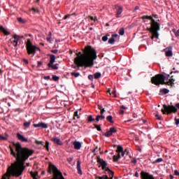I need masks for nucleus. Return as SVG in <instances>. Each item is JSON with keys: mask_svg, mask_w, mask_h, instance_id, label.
Here are the masks:
<instances>
[{"mask_svg": "<svg viewBox=\"0 0 179 179\" xmlns=\"http://www.w3.org/2000/svg\"><path fill=\"white\" fill-rule=\"evenodd\" d=\"M11 143L15 152L10 145L8 148L11 156H13L16 161L11 164V166L8 168L7 172L5 173L6 178L8 179H10L11 177H20L26 169V166H24L26 160L34 153V150L22 147L20 143L12 141Z\"/></svg>", "mask_w": 179, "mask_h": 179, "instance_id": "obj_1", "label": "nucleus"}, {"mask_svg": "<svg viewBox=\"0 0 179 179\" xmlns=\"http://www.w3.org/2000/svg\"><path fill=\"white\" fill-rule=\"evenodd\" d=\"M76 55L77 57L74 59V64L78 67L92 68L94 65L95 59H97L96 50L93 49L92 46L85 47L83 55L80 52Z\"/></svg>", "mask_w": 179, "mask_h": 179, "instance_id": "obj_2", "label": "nucleus"}, {"mask_svg": "<svg viewBox=\"0 0 179 179\" xmlns=\"http://www.w3.org/2000/svg\"><path fill=\"white\" fill-rule=\"evenodd\" d=\"M170 75L169 74H157L151 78V83L155 86H160V85H164L166 80H169Z\"/></svg>", "mask_w": 179, "mask_h": 179, "instance_id": "obj_3", "label": "nucleus"}, {"mask_svg": "<svg viewBox=\"0 0 179 179\" xmlns=\"http://www.w3.org/2000/svg\"><path fill=\"white\" fill-rule=\"evenodd\" d=\"M151 27L147 28L148 31L152 33L151 40L155 38H159V31L160 30V24H159L156 20H152L150 23Z\"/></svg>", "mask_w": 179, "mask_h": 179, "instance_id": "obj_4", "label": "nucleus"}, {"mask_svg": "<svg viewBox=\"0 0 179 179\" xmlns=\"http://www.w3.org/2000/svg\"><path fill=\"white\" fill-rule=\"evenodd\" d=\"M173 104V103H171V105H166L164 104L163 105V108L161 110L162 114H166L167 115H169V114H173V113H176V112L178 110L177 108L179 109V103L176 104V106L171 105Z\"/></svg>", "mask_w": 179, "mask_h": 179, "instance_id": "obj_5", "label": "nucleus"}, {"mask_svg": "<svg viewBox=\"0 0 179 179\" xmlns=\"http://www.w3.org/2000/svg\"><path fill=\"white\" fill-rule=\"evenodd\" d=\"M26 50L28 55H31V57H34L36 55V50H38L41 51L40 48L33 45L30 39H27L26 43Z\"/></svg>", "mask_w": 179, "mask_h": 179, "instance_id": "obj_6", "label": "nucleus"}, {"mask_svg": "<svg viewBox=\"0 0 179 179\" xmlns=\"http://www.w3.org/2000/svg\"><path fill=\"white\" fill-rule=\"evenodd\" d=\"M35 143L36 145H41V146H43V148H45L47 152H50V142H48V141H45V145H44L43 141H40L38 140L35 141Z\"/></svg>", "mask_w": 179, "mask_h": 179, "instance_id": "obj_7", "label": "nucleus"}, {"mask_svg": "<svg viewBox=\"0 0 179 179\" xmlns=\"http://www.w3.org/2000/svg\"><path fill=\"white\" fill-rule=\"evenodd\" d=\"M96 159H97V163H99L101 167H102V170H106L107 169V162L106 161H104V159L100 158L99 156L96 157Z\"/></svg>", "mask_w": 179, "mask_h": 179, "instance_id": "obj_8", "label": "nucleus"}, {"mask_svg": "<svg viewBox=\"0 0 179 179\" xmlns=\"http://www.w3.org/2000/svg\"><path fill=\"white\" fill-rule=\"evenodd\" d=\"M141 179H155L153 175H150L149 173L141 171Z\"/></svg>", "mask_w": 179, "mask_h": 179, "instance_id": "obj_9", "label": "nucleus"}, {"mask_svg": "<svg viewBox=\"0 0 179 179\" xmlns=\"http://www.w3.org/2000/svg\"><path fill=\"white\" fill-rule=\"evenodd\" d=\"M33 127L34 128H41L42 129H47V128H48V124L43 122H38V124H34Z\"/></svg>", "mask_w": 179, "mask_h": 179, "instance_id": "obj_10", "label": "nucleus"}, {"mask_svg": "<svg viewBox=\"0 0 179 179\" xmlns=\"http://www.w3.org/2000/svg\"><path fill=\"white\" fill-rule=\"evenodd\" d=\"M13 38H14V40L12 38L10 39V43L13 44L14 47H17V41L20 40V37L16 34H14L13 36Z\"/></svg>", "mask_w": 179, "mask_h": 179, "instance_id": "obj_11", "label": "nucleus"}, {"mask_svg": "<svg viewBox=\"0 0 179 179\" xmlns=\"http://www.w3.org/2000/svg\"><path fill=\"white\" fill-rule=\"evenodd\" d=\"M115 9H116V14L115 16L116 17H120V15L121 13H122V6H119V5H115Z\"/></svg>", "mask_w": 179, "mask_h": 179, "instance_id": "obj_12", "label": "nucleus"}, {"mask_svg": "<svg viewBox=\"0 0 179 179\" xmlns=\"http://www.w3.org/2000/svg\"><path fill=\"white\" fill-rule=\"evenodd\" d=\"M50 141H52V142H53L55 145H57L58 146H62V145H64L61 139L57 137L52 138Z\"/></svg>", "mask_w": 179, "mask_h": 179, "instance_id": "obj_13", "label": "nucleus"}, {"mask_svg": "<svg viewBox=\"0 0 179 179\" xmlns=\"http://www.w3.org/2000/svg\"><path fill=\"white\" fill-rule=\"evenodd\" d=\"M115 38H120L118 34H112L111 38L108 40V44H114L115 43Z\"/></svg>", "mask_w": 179, "mask_h": 179, "instance_id": "obj_14", "label": "nucleus"}, {"mask_svg": "<svg viewBox=\"0 0 179 179\" xmlns=\"http://www.w3.org/2000/svg\"><path fill=\"white\" fill-rule=\"evenodd\" d=\"M165 52L167 57H173V48L171 46L166 48Z\"/></svg>", "mask_w": 179, "mask_h": 179, "instance_id": "obj_15", "label": "nucleus"}, {"mask_svg": "<svg viewBox=\"0 0 179 179\" xmlns=\"http://www.w3.org/2000/svg\"><path fill=\"white\" fill-rule=\"evenodd\" d=\"M16 136L18 141H20L21 142H28L27 138H24V136L20 133H17Z\"/></svg>", "mask_w": 179, "mask_h": 179, "instance_id": "obj_16", "label": "nucleus"}, {"mask_svg": "<svg viewBox=\"0 0 179 179\" xmlns=\"http://www.w3.org/2000/svg\"><path fill=\"white\" fill-rule=\"evenodd\" d=\"M73 145L74 146V149H76V150H80V148H82V143L79 141H74L73 143Z\"/></svg>", "mask_w": 179, "mask_h": 179, "instance_id": "obj_17", "label": "nucleus"}, {"mask_svg": "<svg viewBox=\"0 0 179 179\" xmlns=\"http://www.w3.org/2000/svg\"><path fill=\"white\" fill-rule=\"evenodd\" d=\"M50 62L48 64V66L50 65H54V63L55 62V55H50Z\"/></svg>", "mask_w": 179, "mask_h": 179, "instance_id": "obj_18", "label": "nucleus"}, {"mask_svg": "<svg viewBox=\"0 0 179 179\" xmlns=\"http://www.w3.org/2000/svg\"><path fill=\"white\" fill-rule=\"evenodd\" d=\"M77 170H78V174H80V176H82L83 173H82V169L80 168V161L77 162Z\"/></svg>", "mask_w": 179, "mask_h": 179, "instance_id": "obj_19", "label": "nucleus"}, {"mask_svg": "<svg viewBox=\"0 0 179 179\" xmlns=\"http://www.w3.org/2000/svg\"><path fill=\"white\" fill-rule=\"evenodd\" d=\"M0 31H2L5 36H9V34H10V32L5 30V28H3L2 26H0Z\"/></svg>", "mask_w": 179, "mask_h": 179, "instance_id": "obj_20", "label": "nucleus"}, {"mask_svg": "<svg viewBox=\"0 0 179 179\" xmlns=\"http://www.w3.org/2000/svg\"><path fill=\"white\" fill-rule=\"evenodd\" d=\"M30 125H31V120L24 122L23 123V126L24 127L25 129H27V128H30Z\"/></svg>", "mask_w": 179, "mask_h": 179, "instance_id": "obj_21", "label": "nucleus"}, {"mask_svg": "<svg viewBox=\"0 0 179 179\" xmlns=\"http://www.w3.org/2000/svg\"><path fill=\"white\" fill-rule=\"evenodd\" d=\"M123 151H124V148H122V146L121 145L117 146L116 152L117 153V155H121V152Z\"/></svg>", "mask_w": 179, "mask_h": 179, "instance_id": "obj_22", "label": "nucleus"}, {"mask_svg": "<svg viewBox=\"0 0 179 179\" xmlns=\"http://www.w3.org/2000/svg\"><path fill=\"white\" fill-rule=\"evenodd\" d=\"M105 171H108V174L109 177H114V171H111V169H110V168H106Z\"/></svg>", "mask_w": 179, "mask_h": 179, "instance_id": "obj_23", "label": "nucleus"}, {"mask_svg": "<svg viewBox=\"0 0 179 179\" xmlns=\"http://www.w3.org/2000/svg\"><path fill=\"white\" fill-rule=\"evenodd\" d=\"M58 64H50L48 66V68H51V69H52L53 71H57V69H58Z\"/></svg>", "mask_w": 179, "mask_h": 179, "instance_id": "obj_24", "label": "nucleus"}, {"mask_svg": "<svg viewBox=\"0 0 179 179\" xmlns=\"http://www.w3.org/2000/svg\"><path fill=\"white\" fill-rule=\"evenodd\" d=\"M119 159H121V155L120 154H117V155H113V162L115 163H117V162H118Z\"/></svg>", "mask_w": 179, "mask_h": 179, "instance_id": "obj_25", "label": "nucleus"}, {"mask_svg": "<svg viewBox=\"0 0 179 179\" xmlns=\"http://www.w3.org/2000/svg\"><path fill=\"white\" fill-rule=\"evenodd\" d=\"M160 93H162V94H168V93L170 92V90H167L166 88H163L159 90Z\"/></svg>", "mask_w": 179, "mask_h": 179, "instance_id": "obj_26", "label": "nucleus"}, {"mask_svg": "<svg viewBox=\"0 0 179 179\" xmlns=\"http://www.w3.org/2000/svg\"><path fill=\"white\" fill-rule=\"evenodd\" d=\"M141 19H143V20H145V19H148V20H151V22H153V20H155V19H153L152 16L149 15H143V17H141Z\"/></svg>", "mask_w": 179, "mask_h": 179, "instance_id": "obj_27", "label": "nucleus"}, {"mask_svg": "<svg viewBox=\"0 0 179 179\" xmlns=\"http://www.w3.org/2000/svg\"><path fill=\"white\" fill-rule=\"evenodd\" d=\"M94 79H100L101 78V73L97 72L94 74Z\"/></svg>", "mask_w": 179, "mask_h": 179, "instance_id": "obj_28", "label": "nucleus"}, {"mask_svg": "<svg viewBox=\"0 0 179 179\" xmlns=\"http://www.w3.org/2000/svg\"><path fill=\"white\" fill-rule=\"evenodd\" d=\"M119 34L120 36H124V34H125V29H124V27H122L119 29Z\"/></svg>", "mask_w": 179, "mask_h": 179, "instance_id": "obj_29", "label": "nucleus"}, {"mask_svg": "<svg viewBox=\"0 0 179 179\" xmlns=\"http://www.w3.org/2000/svg\"><path fill=\"white\" fill-rule=\"evenodd\" d=\"M31 176L34 179H37L36 177H38V172L36 171L35 173L31 172Z\"/></svg>", "mask_w": 179, "mask_h": 179, "instance_id": "obj_30", "label": "nucleus"}, {"mask_svg": "<svg viewBox=\"0 0 179 179\" xmlns=\"http://www.w3.org/2000/svg\"><path fill=\"white\" fill-rule=\"evenodd\" d=\"M107 121H108V122H110V124H114V121H113V116L112 115H108L106 117Z\"/></svg>", "mask_w": 179, "mask_h": 179, "instance_id": "obj_31", "label": "nucleus"}, {"mask_svg": "<svg viewBox=\"0 0 179 179\" xmlns=\"http://www.w3.org/2000/svg\"><path fill=\"white\" fill-rule=\"evenodd\" d=\"M17 22H19V23H21L22 24H24V23H26V20H23L22 17H17Z\"/></svg>", "mask_w": 179, "mask_h": 179, "instance_id": "obj_32", "label": "nucleus"}, {"mask_svg": "<svg viewBox=\"0 0 179 179\" xmlns=\"http://www.w3.org/2000/svg\"><path fill=\"white\" fill-rule=\"evenodd\" d=\"M110 132H111L112 135L113 134H116L117 129H115V127H110L109 129Z\"/></svg>", "mask_w": 179, "mask_h": 179, "instance_id": "obj_33", "label": "nucleus"}, {"mask_svg": "<svg viewBox=\"0 0 179 179\" xmlns=\"http://www.w3.org/2000/svg\"><path fill=\"white\" fill-rule=\"evenodd\" d=\"M162 162H163V158H158L153 162V164H156V163H162Z\"/></svg>", "mask_w": 179, "mask_h": 179, "instance_id": "obj_34", "label": "nucleus"}, {"mask_svg": "<svg viewBox=\"0 0 179 179\" xmlns=\"http://www.w3.org/2000/svg\"><path fill=\"white\" fill-rule=\"evenodd\" d=\"M71 76H74L75 78H79V76H80V73H76V72H72Z\"/></svg>", "mask_w": 179, "mask_h": 179, "instance_id": "obj_35", "label": "nucleus"}, {"mask_svg": "<svg viewBox=\"0 0 179 179\" xmlns=\"http://www.w3.org/2000/svg\"><path fill=\"white\" fill-rule=\"evenodd\" d=\"M93 121H95L94 118H93L92 115H89L88 116V122H93Z\"/></svg>", "mask_w": 179, "mask_h": 179, "instance_id": "obj_36", "label": "nucleus"}, {"mask_svg": "<svg viewBox=\"0 0 179 179\" xmlns=\"http://www.w3.org/2000/svg\"><path fill=\"white\" fill-rule=\"evenodd\" d=\"M103 135H105L106 136V138H110V136H111V135H113V134L111 132H110V130L106 131Z\"/></svg>", "mask_w": 179, "mask_h": 179, "instance_id": "obj_37", "label": "nucleus"}, {"mask_svg": "<svg viewBox=\"0 0 179 179\" xmlns=\"http://www.w3.org/2000/svg\"><path fill=\"white\" fill-rule=\"evenodd\" d=\"M125 153H127V156H128V155H129V152H128L127 150H125L124 152L123 151V152H120V157H121V156L124 157V156L125 155Z\"/></svg>", "mask_w": 179, "mask_h": 179, "instance_id": "obj_38", "label": "nucleus"}, {"mask_svg": "<svg viewBox=\"0 0 179 179\" xmlns=\"http://www.w3.org/2000/svg\"><path fill=\"white\" fill-rule=\"evenodd\" d=\"M75 118H78V119L80 118L79 115L78 114V111L74 112L73 120H75Z\"/></svg>", "mask_w": 179, "mask_h": 179, "instance_id": "obj_39", "label": "nucleus"}, {"mask_svg": "<svg viewBox=\"0 0 179 179\" xmlns=\"http://www.w3.org/2000/svg\"><path fill=\"white\" fill-rule=\"evenodd\" d=\"M52 80H55V82H57V80H59V77L57 76H52Z\"/></svg>", "mask_w": 179, "mask_h": 179, "instance_id": "obj_40", "label": "nucleus"}, {"mask_svg": "<svg viewBox=\"0 0 179 179\" xmlns=\"http://www.w3.org/2000/svg\"><path fill=\"white\" fill-rule=\"evenodd\" d=\"M108 34H107L106 36H104L102 37V41H107V40H108Z\"/></svg>", "mask_w": 179, "mask_h": 179, "instance_id": "obj_41", "label": "nucleus"}, {"mask_svg": "<svg viewBox=\"0 0 179 179\" xmlns=\"http://www.w3.org/2000/svg\"><path fill=\"white\" fill-rule=\"evenodd\" d=\"M31 10H32L34 13H40V10H38V9L35 8H32L31 9Z\"/></svg>", "mask_w": 179, "mask_h": 179, "instance_id": "obj_42", "label": "nucleus"}, {"mask_svg": "<svg viewBox=\"0 0 179 179\" xmlns=\"http://www.w3.org/2000/svg\"><path fill=\"white\" fill-rule=\"evenodd\" d=\"M0 141H8V137L0 135Z\"/></svg>", "mask_w": 179, "mask_h": 179, "instance_id": "obj_43", "label": "nucleus"}, {"mask_svg": "<svg viewBox=\"0 0 179 179\" xmlns=\"http://www.w3.org/2000/svg\"><path fill=\"white\" fill-rule=\"evenodd\" d=\"M164 85H167L168 86H174L173 84H172L171 82H170V80L168 81V82H165V83H164Z\"/></svg>", "mask_w": 179, "mask_h": 179, "instance_id": "obj_44", "label": "nucleus"}, {"mask_svg": "<svg viewBox=\"0 0 179 179\" xmlns=\"http://www.w3.org/2000/svg\"><path fill=\"white\" fill-rule=\"evenodd\" d=\"M94 127L97 129V131H101V127L100 125L94 124Z\"/></svg>", "mask_w": 179, "mask_h": 179, "instance_id": "obj_45", "label": "nucleus"}, {"mask_svg": "<svg viewBox=\"0 0 179 179\" xmlns=\"http://www.w3.org/2000/svg\"><path fill=\"white\" fill-rule=\"evenodd\" d=\"M169 81L171 83L172 85H174V82H176V80L174 78H173V76L169 79Z\"/></svg>", "mask_w": 179, "mask_h": 179, "instance_id": "obj_46", "label": "nucleus"}, {"mask_svg": "<svg viewBox=\"0 0 179 179\" xmlns=\"http://www.w3.org/2000/svg\"><path fill=\"white\" fill-rule=\"evenodd\" d=\"M98 117H99V120H104V118H106V116H104L103 115L101 114L97 115Z\"/></svg>", "mask_w": 179, "mask_h": 179, "instance_id": "obj_47", "label": "nucleus"}, {"mask_svg": "<svg viewBox=\"0 0 179 179\" xmlns=\"http://www.w3.org/2000/svg\"><path fill=\"white\" fill-rule=\"evenodd\" d=\"M175 124H176V125L179 124V119L177 117H175Z\"/></svg>", "mask_w": 179, "mask_h": 179, "instance_id": "obj_48", "label": "nucleus"}, {"mask_svg": "<svg viewBox=\"0 0 179 179\" xmlns=\"http://www.w3.org/2000/svg\"><path fill=\"white\" fill-rule=\"evenodd\" d=\"M43 65V62H37V68H40Z\"/></svg>", "mask_w": 179, "mask_h": 179, "instance_id": "obj_49", "label": "nucleus"}, {"mask_svg": "<svg viewBox=\"0 0 179 179\" xmlns=\"http://www.w3.org/2000/svg\"><path fill=\"white\" fill-rule=\"evenodd\" d=\"M79 67L77 64H72L71 68H73L74 69H76V68ZM83 66H80V68H82Z\"/></svg>", "mask_w": 179, "mask_h": 179, "instance_id": "obj_50", "label": "nucleus"}, {"mask_svg": "<svg viewBox=\"0 0 179 179\" xmlns=\"http://www.w3.org/2000/svg\"><path fill=\"white\" fill-rule=\"evenodd\" d=\"M23 62L25 64V65H29V60L26 59H23Z\"/></svg>", "mask_w": 179, "mask_h": 179, "instance_id": "obj_51", "label": "nucleus"}, {"mask_svg": "<svg viewBox=\"0 0 179 179\" xmlns=\"http://www.w3.org/2000/svg\"><path fill=\"white\" fill-rule=\"evenodd\" d=\"M96 179H106V176H101V177H100V176H96Z\"/></svg>", "mask_w": 179, "mask_h": 179, "instance_id": "obj_52", "label": "nucleus"}, {"mask_svg": "<svg viewBox=\"0 0 179 179\" xmlns=\"http://www.w3.org/2000/svg\"><path fill=\"white\" fill-rule=\"evenodd\" d=\"M44 79L45 80H50V79H51V77L50 76H46L44 77Z\"/></svg>", "mask_w": 179, "mask_h": 179, "instance_id": "obj_53", "label": "nucleus"}, {"mask_svg": "<svg viewBox=\"0 0 179 179\" xmlns=\"http://www.w3.org/2000/svg\"><path fill=\"white\" fill-rule=\"evenodd\" d=\"M50 52H52L53 54H57V52H58V50H57V49L52 50H50Z\"/></svg>", "mask_w": 179, "mask_h": 179, "instance_id": "obj_54", "label": "nucleus"}, {"mask_svg": "<svg viewBox=\"0 0 179 179\" xmlns=\"http://www.w3.org/2000/svg\"><path fill=\"white\" fill-rule=\"evenodd\" d=\"M88 79H89L90 80H93V75H89V76H88Z\"/></svg>", "mask_w": 179, "mask_h": 179, "instance_id": "obj_55", "label": "nucleus"}, {"mask_svg": "<svg viewBox=\"0 0 179 179\" xmlns=\"http://www.w3.org/2000/svg\"><path fill=\"white\" fill-rule=\"evenodd\" d=\"M112 94L113 95L114 97H117V94H116L115 90L112 92Z\"/></svg>", "mask_w": 179, "mask_h": 179, "instance_id": "obj_56", "label": "nucleus"}, {"mask_svg": "<svg viewBox=\"0 0 179 179\" xmlns=\"http://www.w3.org/2000/svg\"><path fill=\"white\" fill-rule=\"evenodd\" d=\"M155 117H157V120H162V116H159L157 114L155 115Z\"/></svg>", "mask_w": 179, "mask_h": 179, "instance_id": "obj_57", "label": "nucleus"}, {"mask_svg": "<svg viewBox=\"0 0 179 179\" xmlns=\"http://www.w3.org/2000/svg\"><path fill=\"white\" fill-rule=\"evenodd\" d=\"M176 37H179V29L175 34Z\"/></svg>", "mask_w": 179, "mask_h": 179, "instance_id": "obj_58", "label": "nucleus"}, {"mask_svg": "<svg viewBox=\"0 0 179 179\" xmlns=\"http://www.w3.org/2000/svg\"><path fill=\"white\" fill-rule=\"evenodd\" d=\"M104 113H106V110L103 108V109L101 110V114L103 115Z\"/></svg>", "mask_w": 179, "mask_h": 179, "instance_id": "obj_59", "label": "nucleus"}, {"mask_svg": "<svg viewBox=\"0 0 179 179\" xmlns=\"http://www.w3.org/2000/svg\"><path fill=\"white\" fill-rule=\"evenodd\" d=\"M98 108H99V110H103V106H101V105H98Z\"/></svg>", "mask_w": 179, "mask_h": 179, "instance_id": "obj_60", "label": "nucleus"}, {"mask_svg": "<svg viewBox=\"0 0 179 179\" xmlns=\"http://www.w3.org/2000/svg\"><path fill=\"white\" fill-rule=\"evenodd\" d=\"M131 163H133L134 164H136V159H132Z\"/></svg>", "mask_w": 179, "mask_h": 179, "instance_id": "obj_61", "label": "nucleus"}, {"mask_svg": "<svg viewBox=\"0 0 179 179\" xmlns=\"http://www.w3.org/2000/svg\"><path fill=\"white\" fill-rule=\"evenodd\" d=\"M96 122H99L100 121V117L96 116V119H94Z\"/></svg>", "mask_w": 179, "mask_h": 179, "instance_id": "obj_62", "label": "nucleus"}, {"mask_svg": "<svg viewBox=\"0 0 179 179\" xmlns=\"http://www.w3.org/2000/svg\"><path fill=\"white\" fill-rule=\"evenodd\" d=\"M72 160H73V159H72V158L67 159V162H69V163H71L72 162Z\"/></svg>", "mask_w": 179, "mask_h": 179, "instance_id": "obj_63", "label": "nucleus"}, {"mask_svg": "<svg viewBox=\"0 0 179 179\" xmlns=\"http://www.w3.org/2000/svg\"><path fill=\"white\" fill-rule=\"evenodd\" d=\"M134 176L136 178L139 177V173H138V171L135 173Z\"/></svg>", "mask_w": 179, "mask_h": 179, "instance_id": "obj_64", "label": "nucleus"}]
</instances>
